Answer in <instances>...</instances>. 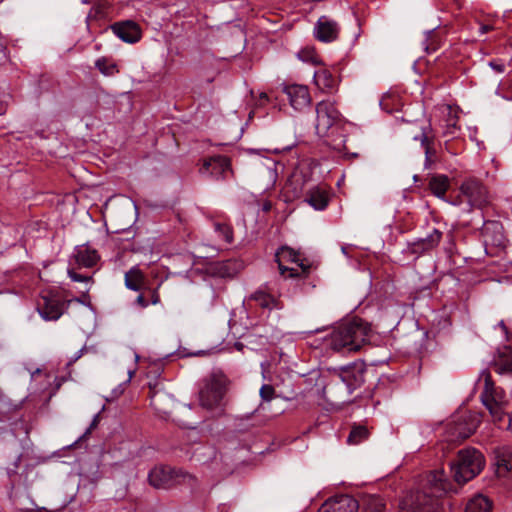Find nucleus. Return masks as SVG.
Listing matches in <instances>:
<instances>
[{
    "mask_svg": "<svg viewBox=\"0 0 512 512\" xmlns=\"http://www.w3.org/2000/svg\"><path fill=\"white\" fill-rule=\"evenodd\" d=\"M489 65L494 69L496 70L497 72H504V69H505V66L504 64H501V63H497V62H490Z\"/></svg>",
    "mask_w": 512,
    "mask_h": 512,
    "instance_id": "obj_43",
    "label": "nucleus"
},
{
    "mask_svg": "<svg viewBox=\"0 0 512 512\" xmlns=\"http://www.w3.org/2000/svg\"><path fill=\"white\" fill-rule=\"evenodd\" d=\"M442 238V232L436 228L425 238H419L409 244V248L414 254H421L430 251L438 246Z\"/></svg>",
    "mask_w": 512,
    "mask_h": 512,
    "instance_id": "obj_21",
    "label": "nucleus"
},
{
    "mask_svg": "<svg viewBox=\"0 0 512 512\" xmlns=\"http://www.w3.org/2000/svg\"><path fill=\"white\" fill-rule=\"evenodd\" d=\"M385 503L384 501L377 496H372L367 499L365 502L364 508L362 512H384Z\"/></svg>",
    "mask_w": 512,
    "mask_h": 512,
    "instance_id": "obj_35",
    "label": "nucleus"
},
{
    "mask_svg": "<svg viewBox=\"0 0 512 512\" xmlns=\"http://www.w3.org/2000/svg\"><path fill=\"white\" fill-rule=\"evenodd\" d=\"M305 201L316 210H324L329 203L327 189L323 185H315L306 191Z\"/></svg>",
    "mask_w": 512,
    "mask_h": 512,
    "instance_id": "obj_22",
    "label": "nucleus"
},
{
    "mask_svg": "<svg viewBox=\"0 0 512 512\" xmlns=\"http://www.w3.org/2000/svg\"><path fill=\"white\" fill-rule=\"evenodd\" d=\"M345 143H346V138L343 136L342 138H332L329 144L332 146V148L334 150H336L338 152H344L345 155H348L351 158L358 157L357 153H347L346 152Z\"/></svg>",
    "mask_w": 512,
    "mask_h": 512,
    "instance_id": "obj_38",
    "label": "nucleus"
},
{
    "mask_svg": "<svg viewBox=\"0 0 512 512\" xmlns=\"http://www.w3.org/2000/svg\"><path fill=\"white\" fill-rule=\"evenodd\" d=\"M231 169L230 161L225 156H214L205 159L202 167L199 169L201 174H209L219 179L224 178L225 173Z\"/></svg>",
    "mask_w": 512,
    "mask_h": 512,
    "instance_id": "obj_18",
    "label": "nucleus"
},
{
    "mask_svg": "<svg viewBox=\"0 0 512 512\" xmlns=\"http://www.w3.org/2000/svg\"><path fill=\"white\" fill-rule=\"evenodd\" d=\"M450 490V483L447 481L443 470H435L427 476L426 487L422 492H426L430 497L439 500Z\"/></svg>",
    "mask_w": 512,
    "mask_h": 512,
    "instance_id": "obj_15",
    "label": "nucleus"
},
{
    "mask_svg": "<svg viewBox=\"0 0 512 512\" xmlns=\"http://www.w3.org/2000/svg\"><path fill=\"white\" fill-rule=\"evenodd\" d=\"M498 327L502 330V332L507 336L508 335V328L503 320H501L498 323Z\"/></svg>",
    "mask_w": 512,
    "mask_h": 512,
    "instance_id": "obj_48",
    "label": "nucleus"
},
{
    "mask_svg": "<svg viewBox=\"0 0 512 512\" xmlns=\"http://www.w3.org/2000/svg\"><path fill=\"white\" fill-rule=\"evenodd\" d=\"M483 405L488 409L493 421L499 428L512 430V413H506L507 402L501 389L494 387L490 377L485 379V387L480 395Z\"/></svg>",
    "mask_w": 512,
    "mask_h": 512,
    "instance_id": "obj_5",
    "label": "nucleus"
},
{
    "mask_svg": "<svg viewBox=\"0 0 512 512\" xmlns=\"http://www.w3.org/2000/svg\"><path fill=\"white\" fill-rule=\"evenodd\" d=\"M263 209H264L265 211H269V210L271 209V204H270V203H266V204H264Z\"/></svg>",
    "mask_w": 512,
    "mask_h": 512,
    "instance_id": "obj_51",
    "label": "nucleus"
},
{
    "mask_svg": "<svg viewBox=\"0 0 512 512\" xmlns=\"http://www.w3.org/2000/svg\"><path fill=\"white\" fill-rule=\"evenodd\" d=\"M363 382L361 365L345 366L331 374L329 382L323 388V393L327 397L342 398L350 395Z\"/></svg>",
    "mask_w": 512,
    "mask_h": 512,
    "instance_id": "obj_2",
    "label": "nucleus"
},
{
    "mask_svg": "<svg viewBox=\"0 0 512 512\" xmlns=\"http://www.w3.org/2000/svg\"><path fill=\"white\" fill-rule=\"evenodd\" d=\"M160 286H161V283H159L156 288H153V289L147 288V290L150 293V303L152 305H158L161 302L160 294H159Z\"/></svg>",
    "mask_w": 512,
    "mask_h": 512,
    "instance_id": "obj_41",
    "label": "nucleus"
},
{
    "mask_svg": "<svg viewBox=\"0 0 512 512\" xmlns=\"http://www.w3.org/2000/svg\"><path fill=\"white\" fill-rule=\"evenodd\" d=\"M74 259L79 268H92L100 259L98 252L87 245L75 248Z\"/></svg>",
    "mask_w": 512,
    "mask_h": 512,
    "instance_id": "obj_23",
    "label": "nucleus"
},
{
    "mask_svg": "<svg viewBox=\"0 0 512 512\" xmlns=\"http://www.w3.org/2000/svg\"><path fill=\"white\" fill-rule=\"evenodd\" d=\"M194 477L181 470L169 466H157L148 474V481L156 489H170L180 484L194 482Z\"/></svg>",
    "mask_w": 512,
    "mask_h": 512,
    "instance_id": "obj_6",
    "label": "nucleus"
},
{
    "mask_svg": "<svg viewBox=\"0 0 512 512\" xmlns=\"http://www.w3.org/2000/svg\"><path fill=\"white\" fill-rule=\"evenodd\" d=\"M341 124L340 113L334 103L321 101L316 105L315 131L319 137H328L334 134V130Z\"/></svg>",
    "mask_w": 512,
    "mask_h": 512,
    "instance_id": "obj_8",
    "label": "nucleus"
},
{
    "mask_svg": "<svg viewBox=\"0 0 512 512\" xmlns=\"http://www.w3.org/2000/svg\"><path fill=\"white\" fill-rule=\"evenodd\" d=\"M445 110L447 111L448 119H447V133L453 135L454 130L458 129V116L455 109L452 106H445Z\"/></svg>",
    "mask_w": 512,
    "mask_h": 512,
    "instance_id": "obj_36",
    "label": "nucleus"
},
{
    "mask_svg": "<svg viewBox=\"0 0 512 512\" xmlns=\"http://www.w3.org/2000/svg\"><path fill=\"white\" fill-rule=\"evenodd\" d=\"M449 187L448 177L445 175H437L430 179L429 188L431 192L438 198H443Z\"/></svg>",
    "mask_w": 512,
    "mask_h": 512,
    "instance_id": "obj_31",
    "label": "nucleus"
},
{
    "mask_svg": "<svg viewBox=\"0 0 512 512\" xmlns=\"http://www.w3.org/2000/svg\"><path fill=\"white\" fill-rule=\"evenodd\" d=\"M407 132L414 140L420 141L421 146L425 149L426 158L428 159L434 139L431 125L427 122L416 121L411 124Z\"/></svg>",
    "mask_w": 512,
    "mask_h": 512,
    "instance_id": "obj_16",
    "label": "nucleus"
},
{
    "mask_svg": "<svg viewBox=\"0 0 512 512\" xmlns=\"http://www.w3.org/2000/svg\"><path fill=\"white\" fill-rule=\"evenodd\" d=\"M68 275L72 281L75 282H90L92 280L91 276L82 275L74 271V269L68 270Z\"/></svg>",
    "mask_w": 512,
    "mask_h": 512,
    "instance_id": "obj_40",
    "label": "nucleus"
},
{
    "mask_svg": "<svg viewBox=\"0 0 512 512\" xmlns=\"http://www.w3.org/2000/svg\"><path fill=\"white\" fill-rule=\"evenodd\" d=\"M484 467V455L473 447L459 450L455 462L451 463V471L458 484L470 481L480 474Z\"/></svg>",
    "mask_w": 512,
    "mask_h": 512,
    "instance_id": "obj_4",
    "label": "nucleus"
},
{
    "mask_svg": "<svg viewBox=\"0 0 512 512\" xmlns=\"http://www.w3.org/2000/svg\"><path fill=\"white\" fill-rule=\"evenodd\" d=\"M26 512H49L46 508L28 509Z\"/></svg>",
    "mask_w": 512,
    "mask_h": 512,
    "instance_id": "obj_50",
    "label": "nucleus"
},
{
    "mask_svg": "<svg viewBox=\"0 0 512 512\" xmlns=\"http://www.w3.org/2000/svg\"><path fill=\"white\" fill-rule=\"evenodd\" d=\"M275 260L280 274L286 278L301 277L307 274L310 268L309 265L304 264L297 251L287 246L277 250Z\"/></svg>",
    "mask_w": 512,
    "mask_h": 512,
    "instance_id": "obj_7",
    "label": "nucleus"
},
{
    "mask_svg": "<svg viewBox=\"0 0 512 512\" xmlns=\"http://www.w3.org/2000/svg\"><path fill=\"white\" fill-rule=\"evenodd\" d=\"M342 252H343L344 254H347L346 247H342Z\"/></svg>",
    "mask_w": 512,
    "mask_h": 512,
    "instance_id": "obj_53",
    "label": "nucleus"
},
{
    "mask_svg": "<svg viewBox=\"0 0 512 512\" xmlns=\"http://www.w3.org/2000/svg\"><path fill=\"white\" fill-rule=\"evenodd\" d=\"M492 502L485 496L478 494L468 500L464 512H491Z\"/></svg>",
    "mask_w": 512,
    "mask_h": 512,
    "instance_id": "obj_29",
    "label": "nucleus"
},
{
    "mask_svg": "<svg viewBox=\"0 0 512 512\" xmlns=\"http://www.w3.org/2000/svg\"><path fill=\"white\" fill-rule=\"evenodd\" d=\"M20 236H21L20 231H19V230H16V231H15V236H14L13 241H6V244H7L8 246H12V245H14V244H15V241H17V240L20 238Z\"/></svg>",
    "mask_w": 512,
    "mask_h": 512,
    "instance_id": "obj_47",
    "label": "nucleus"
},
{
    "mask_svg": "<svg viewBox=\"0 0 512 512\" xmlns=\"http://www.w3.org/2000/svg\"><path fill=\"white\" fill-rule=\"evenodd\" d=\"M297 183H303V179L299 175H294L292 177V179L289 181L288 187L292 186L293 184H297Z\"/></svg>",
    "mask_w": 512,
    "mask_h": 512,
    "instance_id": "obj_45",
    "label": "nucleus"
},
{
    "mask_svg": "<svg viewBox=\"0 0 512 512\" xmlns=\"http://www.w3.org/2000/svg\"><path fill=\"white\" fill-rule=\"evenodd\" d=\"M95 66L106 76H112L117 71L116 65L114 63H109L106 58L97 59Z\"/></svg>",
    "mask_w": 512,
    "mask_h": 512,
    "instance_id": "obj_37",
    "label": "nucleus"
},
{
    "mask_svg": "<svg viewBox=\"0 0 512 512\" xmlns=\"http://www.w3.org/2000/svg\"><path fill=\"white\" fill-rule=\"evenodd\" d=\"M145 281V274L137 266L129 269L124 276L126 288L136 292L145 288Z\"/></svg>",
    "mask_w": 512,
    "mask_h": 512,
    "instance_id": "obj_26",
    "label": "nucleus"
},
{
    "mask_svg": "<svg viewBox=\"0 0 512 512\" xmlns=\"http://www.w3.org/2000/svg\"><path fill=\"white\" fill-rule=\"evenodd\" d=\"M249 299L254 301L257 306H259L263 309H268L269 311H271L273 309H281L282 308V303L280 302V300L278 298L272 296L271 294H269L268 292H266L262 289H259L255 292H253L250 295Z\"/></svg>",
    "mask_w": 512,
    "mask_h": 512,
    "instance_id": "obj_25",
    "label": "nucleus"
},
{
    "mask_svg": "<svg viewBox=\"0 0 512 512\" xmlns=\"http://www.w3.org/2000/svg\"><path fill=\"white\" fill-rule=\"evenodd\" d=\"M136 304L141 307V308H147L148 305H149V302L145 299L144 295L143 294H139L137 297H136V300H135Z\"/></svg>",
    "mask_w": 512,
    "mask_h": 512,
    "instance_id": "obj_42",
    "label": "nucleus"
},
{
    "mask_svg": "<svg viewBox=\"0 0 512 512\" xmlns=\"http://www.w3.org/2000/svg\"><path fill=\"white\" fill-rule=\"evenodd\" d=\"M297 56L303 62L312 65L321 64V59L313 48H304L298 52Z\"/></svg>",
    "mask_w": 512,
    "mask_h": 512,
    "instance_id": "obj_34",
    "label": "nucleus"
},
{
    "mask_svg": "<svg viewBox=\"0 0 512 512\" xmlns=\"http://www.w3.org/2000/svg\"><path fill=\"white\" fill-rule=\"evenodd\" d=\"M369 437V430L364 425H354L347 438V443L350 445H358Z\"/></svg>",
    "mask_w": 512,
    "mask_h": 512,
    "instance_id": "obj_32",
    "label": "nucleus"
},
{
    "mask_svg": "<svg viewBox=\"0 0 512 512\" xmlns=\"http://www.w3.org/2000/svg\"><path fill=\"white\" fill-rule=\"evenodd\" d=\"M259 177L264 181L265 189L273 188L278 177L276 162L269 158L261 160Z\"/></svg>",
    "mask_w": 512,
    "mask_h": 512,
    "instance_id": "obj_24",
    "label": "nucleus"
},
{
    "mask_svg": "<svg viewBox=\"0 0 512 512\" xmlns=\"http://www.w3.org/2000/svg\"><path fill=\"white\" fill-rule=\"evenodd\" d=\"M459 199L460 203L468 204V211L473 208L482 209L490 203V196L486 187L475 178H469L461 184Z\"/></svg>",
    "mask_w": 512,
    "mask_h": 512,
    "instance_id": "obj_9",
    "label": "nucleus"
},
{
    "mask_svg": "<svg viewBox=\"0 0 512 512\" xmlns=\"http://www.w3.org/2000/svg\"><path fill=\"white\" fill-rule=\"evenodd\" d=\"M214 230L218 237L225 243L231 244L233 242V229L230 225L220 222L214 223Z\"/></svg>",
    "mask_w": 512,
    "mask_h": 512,
    "instance_id": "obj_33",
    "label": "nucleus"
},
{
    "mask_svg": "<svg viewBox=\"0 0 512 512\" xmlns=\"http://www.w3.org/2000/svg\"><path fill=\"white\" fill-rule=\"evenodd\" d=\"M314 82L321 90L328 91L335 87L336 80L329 70L319 68L314 72Z\"/></svg>",
    "mask_w": 512,
    "mask_h": 512,
    "instance_id": "obj_30",
    "label": "nucleus"
},
{
    "mask_svg": "<svg viewBox=\"0 0 512 512\" xmlns=\"http://www.w3.org/2000/svg\"><path fill=\"white\" fill-rule=\"evenodd\" d=\"M229 380L220 369L206 375L199 384V402L203 408L214 409L221 405L228 390Z\"/></svg>",
    "mask_w": 512,
    "mask_h": 512,
    "instance_id": "obj_3",
    "label": "nucleus"
},
{
    "mask_svg": "<svg viewBox=\"0 0 512 512\" xmlns=\"http://www.w3.org/2000/svg\"><path fill=\"white\" fill-rule=\"evenodd\" d=\"M492 29H493V27L491 25L483 24L480 26L479 32H480V34H485L489 31H491Z\"/></svg>",
    "mask_w": 512,
    "mask_h": 512,
    "instance_id": "obj_46",
    "label": "nucleus"
},
{
    "mask_svg": "<svg viewBox=\"0 0 512 512\" xmlns=\"http://www.w3.org/2000/svg\"><path fill=\"white\" fill-rule=\"evenodd\" d=\"M111 29L117 37L127 43H135L141 38L139 25L131 20L116 22L111 26Z\"/></svg>",
    "mask_w": 512,
    "mask_h": 512,
    "instance_id": "obj_19",
    "label": "nucleus"
},
{
    "mask_svg": "<svg viewBox=\"0 0 512 512\" xmlns=\"http://www.w3.org/2000/svg\"><path fill=\"white\" fill-rule=\"evenodd\" d=\"M371 334L372 329L368 322L353 318L333 329L327 345L337 352H355L369 341Z\"/></svg>",
    "mask_w": 512,
    "mask_h": 512,
    "instance_id": "obj_1",
    "label": "nucleus"
},
{
    "mask_svg": "<svg viewBox=\"0 0 512 512\" xmlns=\"http://www.w3.org/2000/svg\"><path fill=\"white\" fill-rule=\"evenodd\" d=\"M152 405H153L155 408H157V403H156V398H155V397H153V398H152Z\"/></svg>",
    "mask_w": 512,
    "mask_h": 512,
    "instance_id": "obj_52",
    "label": "nucleus"
},
{
    "mask_svg": "<svg viewBox=\"0 0 512 512\" xmlns=\"http://www.w3.org/2000/svg\"><path fill=\"white\" fill-rule=\"evenodd\" d=\"M281 91L287 96L294 110L303 111L311 105L312 98L306 85L284 83L281 85Z\"/></svg>",
    "mask_w": 512,
    "mask_h": 512,
    "instance_id": "obj_13",
    "label": "nucleus"
},
{
    "mask_svg": "<svg viewBox=\"0 0 512 512\" xmlns=\"http://www.w3.org/2000/svg\"><path fill=\"white\" fill-rule=\"evenodd\" d=\"M479 422L478 416L471 412L455 416L448 426L451 440H464L468 438L476 431Z\"/></svg>",
    "mask_w": 512,
    "mask_h": 512,
    "instance_id": "obj_11",
    "label": "nucleus"
},
{
    "mask_svg": "<svg viewBox=\"0 0 512 512\" xmlns=\"http://www.w3.org/2000/svg\"><path fill=\"white\" fill-rule=\"evenodd\" d=\"M401 512H440L439 500L426 492H416L405 497L400 503Z\"/></svg>",
    "mask_w": 512,
    "mask_h": 512,
    "instance_id": "obj_12",
    "label": "nucleus"
},
{
    "mask_svg": "<svg viewBox=\"0 0 512 512\" xmlns=\"http://www.w3.org/2000/svg\"><path fill=\"white\" fill-rule=\"evenodd\" d=\"M494 367L498 374L512 376V348L510 346H505L499 351V357Z\"/></svg>",
    "mask_w": 512,
    "mask_h": 512,
    "instance_id": "obj_27",
    "label": "nucleus"
},
{
    "mask_svg": "<svg viewBox=\"0 0 512 512\" xmlns=\"http://www.w3.org/2000/svg\"><path fill=\"white\" fill-rule=\"evenodd\" d=\"M302 192H303V186H301L299 189L294 188V194H293V196H294V197H299V196H300V194H301Z\"/></svg>",
    "mask_w": 512,
    "mask_h": 512,
    "instance_id": "obj_49",
    "label": "nucleus"
},
{
    "mask_svg": "<svg viewBox=\"0 0 512 512\" xmlns=\"http://www.w3.org/2000/svg\"><path fill=\"white\" fill-rule=\"evenodd\" d=\"M339 31L336 21L327 16H321L314 27V36L321 42L329 43L338 38Z\"/></svg>",
    "mask_w": 512,
    "mask_h": 512,
    "instance_id": "obj_17",
    "label": "nucleus"
},
{
    "mask_svg": "<svg viewBox=\"0 0 512 512\" xmlns=\"http://www.w3.org/2000/svg\"><path fill=\"white\" fill-rule=\"evenodd\" d=\"M358 501L349 495H339L326 500L318 512H357Z\"/></svg>",
    "mask_w": 512,
    "mask_h": 512,
    "instance_id": "obj_14",
    "label": "nucleus"
},
{
    "mask_svg": "<svg viewBox=\"0 0 512 512\" xmlns=\"http://www.w3.org/2000/svg\"><path fill=\"white\" fill-rule=\"evenodd\" d=\"M98 421H99V415H95L92 423L90 424V427L86 430L85 432V435L90 433L92 429H94L97 425H98Z\"/></svg>",
    "mask_w": 512,
    "mask_h": 512,
    "instance_id": "obj_44",
    "label": "nucleus"
},
{
    "mask_svg": "<svg viewBox=\"0 0 512 512\" xmlns=\"http://www.w3.org/2000/svg\"><path fill=\"white\" fill-rule=\"evenodd\" d=\"M482 236L484 244L493 247H504L505 238L503 235V227L499 222H486L482 228Z\"/></svg>",
    "mask_w": 512,
    "mask_h": 512,
    "instance_id": "obj_20",
    "label": "nucleus"
},
{
    "mask_svg": "<svg viewBox=\"0 0 512 512\" xmlns=\"http://www.w3.org/2000/svg\"><path fill=\"white\" fill-rule=\"evenodd\" d=\"M275 390L273 386L265 384L260 388V396L265 401H270L274 396Z\"/></svg>",
    "mask_w": 512,
    "mask_h": 512,
    "instance_id": "obj_39",
    "label": "nucleus"
},
{
    "mask_svg": "<svg viewBox=\"0 0 512 512\" xmlns=\"http://www.w3.org/2000/svg\"><path fill=\"white\" fill-rule=\"evenodd\" d=\"M494 465L497 476L505 477L512 467L510 453L504 450H496Z\"/></svg>",
    "mask_w": 512,
    "mask_h": 512,
    "instance_id": "obj_28",
    "label": "nucleus"
},
{
    "mask_svg": "<svg viewBox=\"0 0 512 512\" xmlns=\"http://www.w3.org/2000/svg\"><path fill=\"white\" fill-rule=\"evenodd\" d=\"M35 373H40V370H39V369H36V371L32 374V376H33Z\"/></svg>",
    "mask_w": 512,
    "mask_h": 512,
    "instance_id": "obj_54",
    "label": "nucleus"
},
{
    "mask_svg": "<svg viewBox=\"0 0 512 512\" xmlns=\"http://www.w3.org/2000/svg\"><path fill=\"white\" fill-rule=\"evenodd\" d=\"M70 301H64L59 295L46 292L37 301V311L46 321H56L68 308Z\"/></svg>",
    "mask_w": 512,
    "mask_h": 512,
    "instance_id": "obj_10",
    "label": "nucleus"
}]
</instances>
